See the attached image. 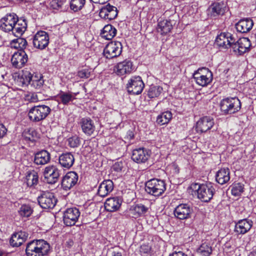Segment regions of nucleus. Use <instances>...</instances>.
Returning <instances> with one entry per match:
<instances>
[{
	"mask_svg": "<svg viewBox=\"0 0 256 256\" xmlns=\"http://www.w3.org/2000/svg\"><path fill=\"white\" fill-rule=\"evenodd\" d=\"M18 79L22 86L30 85L32 88L40 90L44 84V80L41 74H32L28 69H24L20 74Z\"/></svg>",
	"mask_w": 256,
	"mask_h": 256,
	"instance_id": "f257e3e1",
	"label": "nucleus"
},
{
	"mask_svg": "<svg viewBox=\"0 0 256 256\" xmlns=\"http://www.w3.org/2000/svg\"><path fill=\"white\" fill-rule=\"evenodd\" d=\"M50 250V244L44 240H34L26 244V256H46Z\"/></svg>",
	"mask_w": 256,
	"mask_h": 256,
	"instance_id": "f03ea898",
	"label": "nucleus"
},
{
	"mask_svg": "<svg viewBox=\"0 0 256 256\" xmlns=\"http://www.w3.org/2000/svg\"><path fill=\"white\" fill-rule=\"evenodd\" d=\"M191 188L197 191L198 198L204 202H208L215 193V188L212 183L206 184H193Z\"/></svg>",
	"mask_w": 256,
	"mask_h": 256,
	"instance_id": "7ed1b4c3",
	"label": "nucleus"
},
{
	"mask_svg": "<svg viewBox=\"0 0 256 256\" xmlns=\"http://www.w3.org/2000/svg\"><path fill=\"white\" fill-rule=\"evenodd\" d=\"M51 110V108L46 105L34 106L28 110V118L32 122H40L46 118Z\"/></svg>",
	"mask_w": 256,
	"mask_h": 256,
	"instance_id": "20e7f679",
	"label": "nucleus"
},
{
	"mask_svg": "<svg viewBox=\"0 0 256 256\" xmlns=\"http://www.w3.org/2000/svg\"><path fill=\"white\" fill-rule=\"evenodd\" d=\"M220 107L224 114H232L240 110L241 102L237 97L227 98L220 102Z\"/></svg>",
	"mask_w": 256,
	"mask_h": 256,
	"instance_id": "39448f33",
	"label": "nucleus"
},
{
	"mask_svg": "<svg viewBox=\"0 0 256 256\" xmlns=\"http://www.w3.org/2000/svg\"><path fill=\"white\" fill-rule=\"evenodd\" d=\"M166 184L161 180L154 178L148 181L146 183V192L154 196H161L166 190Z\"/></svg>",
	"mask_w": 256,
	"mask_h": 256,
	"instance_id": "423d86ee",
	"label": "nucleus"
},
{
	"mask_svg": "<svg viewBox=\"0 0 256 256\" xmlns=\"http://www.w3.org/2000/svg\"><path fill=\"white\" fill-rule=\"evenodd\" d=\"M150 208V202L148 200H144L135 203L131 206L128 210V213L130 216L137 218L145 216Z\"/></svg>",
	"mask_w": 256,
	"mask_h": 256,
	"instance_id": "0eeeda50",
	"label": "nucleus"
},
{
	"mask_svg": "<svg viewBox=\"0 0 256 256\" xmlns=\"http://www.w3.org/2000/svg\"><path fill=\"white\" fill-rule=\"evenodd\" d=\"M193 78L198 84L205 86L212 82V74L208 69L200 68L194 72Z\"/></svg>",
	"mask_w": 256,
	"mask_h": 256,
	"instance_id": "6e6552de",
	"label": "nucleus"
},
{
	"mask_svg": "<svg viewBox=\"0 0 256 256\" xmlns=\"http://www.w3.org/2000/svg\"><path fill=\"white\" fill-rule=\"evenodd\" d=\"M38 200L40 206L44 209L54 208L57 202L54 194L48 191L42 192L38 196Z\"/></svg>",
	"mask_w": 256,
	"mask_h": 256,
	"instance_id": "1a4fd4ad",
	"label": "nucleus"
},
{
	"mask_svg": "<svg viewBox=\"0 0 256 256\" xmlns=\"http://www.w3.org/2000/svg\"><path fill=\"white\" fill-rule=\"evenodd\" d=\"M122 52V44L120 42H111L106 44L103 51L106 58L111 59L119 56Z\"/></svg>",
	"mask_w": 256,
	"mask_h": 256,
	"instance_id": "9d476101",
	"label": "nucleus"
},
{
	"mask_svg": "<svg viewBox=\"0 0 256 256\" xmlns=\"http://www.w3.org/2000/svg\"><path fill=\"white\" fill-rule=\"evenodd\" d=\"M144 86V83L140 76H132L128 80L126 88L129 94H140Z\"/></svg>",
	"mask_w": 256,
	"mask_h": 256,
	"instance_id": "9b49d317",
	"label": "nucleus"
},
{
	"mask_svg": "<svg viewBox=\"0 0 256 256\" xmlns=\"http://www.w3.org/2000/svg\"><path fill=\"white\" fill-rule=\"evenodd\" d=\"M236 39V34L228 32H222L216 38L215 43L219 47L224 48H232Z\"/></svg>",
	"mask_w": 256,
	"mask_h": 256,
	"instance_id": "f8f14e48",
	"label": "nucleus"
},
{
	"mask_svg": "<svg viewBox=\"0 0 256 256\" xmlns=\"http://www.w3.org/2000/svg\"><path fill=\"white\" fill-rule=\"evenodd\" d=\"M250 46V42L248 38H242L238 40L236 36L232 48L235 54L242 55L248 50Z\"/></svg>",
	"mask_w": 256,
	"mask_h": 256,
	"instance_id": "ddd939ff",
	"label": "nucleus"
},
{
	"mask_svg": "<svg viewBox=\"0 0 256 256\" xmlns=\"http://www.w3.org/2000/svg\"><path fill=\"white\" fill-rule=\"evenodd\" d=\"M151 154L150 150L144 148H136L132 150V159L138 164H145L149 160Z\"/></svg>",
	"mask_w": 256,
	"mask_h": 256,
	"instance_id": "4468645a",
	"label": "nucleus"
},
{
	"mask_svg": "<svg viewBox=\"0 0 256 256\" xmlns=\"http://www.w3.org/2000/svg\"><path fill=\"white\" fill-rule=\"evenodd\" d=\"M80 216V212L76 208H67L63 214L64 223L68 226H74Z\"/></svg>",
	"mask_w": 256,
	"mask_h": 256,
	"instance_id": "2eb2a0df",
	"label": "nucleus"
},
{
	"mask_svg": "<svg viewBox=\"0 0 256 256\" xmlns=\"http://www.w3.org/2000/svg\"><path fill=\"white\" fill-rule=\"evenodd\" d=\"M49 36L44 31H38L33 38L34 46L40 50L45 49L49 44Z\"/></svg>",
	"mask_w": 256,
	"mask_h": 256,
	"instance_id": "dca6fc26",
	"label": "nucleus"
},
{
	"mask_svg": "<svg viewBox=\"0 0 256 256\" xmlns=\"http://www.w3.org/2000/svg\"><path fill=\"white\" fill-rule=\"evenodd\" d=\"M60 170L56 166L52 165L45 168L44 176L46 182L50 184H54L58 180Z\"/></svg>",
	"mask_w": 256,
	"mask_h": 256,
	"instance_id": "f3484780",
	"label": "nucleus"
},
{
	"mask_svg": "<svg viewBox=\"0 0 256 256\" xmlns=\"http://www.w3.org/2000/svg\"><path fill=\"white\" fill-rule=\"evenodd\" d=\"M18 16L14 13L8 14L0 20V28L5 32H10L18 22Z\"/></svg>",
	"mask_w": 256,
	"mask_h": 256,
	"instance_id": "a211bd4d",
	"label": "nucleus"
},
{
	"mask_svg": "<svg viewBox=\"0 0 256 256\" xmlns=\"http://www.w3.org/2000/svg\"><path fill=\"white\" fill-rule=\"evenodd\" d=\"M192 212V208L190 205L182 204L175 208L174 214L176 218L183 220L190 218Z\"/></svg>",
	"mask_w": 256,
	"mask_h": 256,
	"instance_id": "6ab92c4d",
	"label": "nucleus"
},
{
	"mask_svg": "<svg viewBox=\"0 0 256 256\" xmlns=\"http://www.w3.org/2000/svg\"><path fill=\"white\" fill-rule=\"evenodd\" d=\"M228 10L227 2L226 0H219L212 3L208 10L212 16L224 15Z\"/></svg>",
	"mask_w": 256,
	"mask_h": 256,
	"instance_id": "aec40b11",
	"label": "nucleus"
},
{
	"mask_svg": "<svg viewBox=\"0 0 256 256\" xmlns=\"http://www.w3.org/2000/svg\"><path fill=\"white\" fill-rule=\"evenodd\" d=\"M118 14L117 8L108 4L102 8L99 14L102 18L105 20H112L116 18Z\"/></svg>",
	"mask_w": 256,
	"mask_h": 256,
	"instance_id": "412c9836",
	"label": "nucleus"
},
{
	"mask_svg": "<svg viewBox=\"0 0 256 256\" xmlns=\"http://www.w3.org/2000/svg\"><path fill=\"white\" fill-rule=\"evenodd\" d=\"M78 180V174L75 172H70L63 178L62 186L66 190H70L77 183Z\"/></svg>",
	"mask_w": 256,
	"mask_h": 256,
	"instance_id": "4be33fe9",
	"label": "nucleus"
},
{
	"mask_svg": "<svg viewBox=\"0 0 256 256\" xmlns=\"http://www.w3.org/2000/svg\"><path fill=\"white\" fill-rule=\"evenodd\" d=\"M132 63L128 60L120 62L114 67V71L118 76L129 74L132 72Z\"/></svg>",
	"mask_w": 256,
	"mask_h": 256,
	"instance_id": "5701e85b",
	"label": "nucleus"
},
{
	"mask_svg": "<svg viewBox=\"0 0 256 256\" xmlns=\"http://www.w3.org/2000/svg\"><path fill=\"white\" fill-rule=\"evenodd\" d=\"M82 130L84 133L88 136L94 134L96 126L93 120L88 117L82 118L80 122Z\"/></svg>",
	"mask_w": 256,
	"mask_h": 256,
	"instance_id": "b1692460",
	"label": "nucleus"
},
{
	"mask_svg": "<svg viewBox=\"0 0 256 256\" xmlns=\"http://www.w3.org/2000/svg\"><path fill=\"white\" fill-rule=\"evenodd\" d=\"M214 124V120L210 116H204L197 122L196 129L197 132H205L210 130Z\"/></svg>",
	"mask_w": 256,
	"mask_h": 256,
	"instance_id": "393cba45",
	"label": "nucleus"
},
{
	"mask_svg": "<svg viewBox=\"0 0 256 256\" xmlns=\"http://www.w3.org/2000/svg\"><path fill=\"white\" fill-rule=\"evenodd\" d=\"M11 60L14 66L20 68L27 62L28 56L24 50H20L14 54Z\"/></svg>",
	"mask_w": 256,
	"mask_h": 256,
	"instance_id": "a878e982",
	"label": "nucleus"
},
{
	"mask_svg": "<svg viewBox=\"0 0 256 256\" xmlns=\"http://www.w3.org/2000/svg\"><path fill=\"white\" fill-rule=\"evenodd\" d=\"M50 160V154L47 150H42L34 154L33 161L35 164L43 166L48 163Z\"/></svg>",
	"mask_w": 256,
	"mask_h": 256,
	"instance_id": "bb28decb",
	"label": "nucleus"
},
{
	"mask_svg": "<svg viewBox=\"0 0 256 256\" xmlns=\"http://www.w3.org/2000/svg\"><path fill=\"white\" fill-rule=\"evenodd\" d=\"M253 26V20L250 18H246L240 20L235 24V28L240 32L246 33L251 30Z\"/></svg>",
	"mask_w": 256,
	"mask_h": 256,
	"instance_id": "cd10ccee",
	"label": "nucleus"
},
{
	"mask_svg": "<svg viewBox=\"0 0 256 256\" xmlns=\"http://www.w3.org/2000/svg\"><path fill=\"white\" fill-rule=\"evenodd\" d=\"M122 202L121 198L118 197L110 198L106 200L104 203V208L108 212H116L120 208Z\"/></svg>",
	"mask_w": 256,
	"mask_h": 256,
	"instance_id": "c85d7f7f",
	"label": "nucleus"
},
{
	"mask_svg": "<svg viewBox=\"0 0 256 256\" xmlns=\"http://www.w3.org/2000/svg\"><path fill=\"white\" fill-rule=\"evenodd\" d=\"M114 189V184L112 180H104L99 186L98 194L101 197H105Z\"/></svg>",
	"mask_w": 256,
	"mask_h": 256,
	"instance_id": "c756f323",
	"label": "nucleus"
},
{
	"mask_svg": "<svg viewBox=\"0 0 256 256\" xmlns=\"http://www.w3.org/2000/svg\"><path fill=\"white\" fill-rule=\"evenodd\" d=\"M252 224V221L246 219L240 220L236 224L234 231L238 234H244L250 230Z\"/></svg>",
	"mask_w": 256,
	"mask_h": 256,
	"instance_id": "7c9ffc66",
	"label": "nucleus"
},
{
	"mask_svg": "<svg viewBox=\"0 0 256 256\" xmlns=\"http://www.w3.org/2000/svg\"><path fill=\"white\" fill-rule=\"evenodd\" d=\"M28 236L26 232L22 231L14 234L10 240V244L14 247H18L26 240Z\"/></svg>",
	"mask_w": 256,
	"mask_h": 256,
	"instance_id": "2f4dec72",
	"label": "nucleus"
},
{
	"mask_svg": "<svg viewBox=\"0 0 256 256\" xmlns=\"http://www.w3.org/2000/svg\"><path fill=\"white\" fill-rule=\"evenodd\" d=\"M59 163L63 168H70L74 162V158L71 152H65L60 156Z\"/></svg>",
	"mask_w": 256,
	"mask_h": 256,
	"instance_id": "473e14b6",
	"label": "nucleus"
},
{
	"mask_svg": "<svg viewBox=\"0 0 256 256\" xmlns=\"http://www.w3.org/2000/svg\"><path fill=\"white\" fill-rule=\"evenodd\" d=\"M230 170L228 168H224L220 170L216 173V179L220 184H224L230 180Z\"/></svg>",
	"mask_w": 256,
	"mask_h": 256,
	"instance_id": "72a5a7b5",
	"label": "nucleus"
},
{
	"mask_svg": "<svg viewBox=\"0 0 256 256\" xmlns=\"http://www.w3.org/2000/svg\"><path fill=\"white\" fill-rule=\"evenodd\" d=\"M116 28L111 24H107L104 26L101 32L102 36L106 40H112L116 34Z\"/></svg>",
	"mask_w": 256,
	"mask_h": 256,
	"instance_id": "f704fd0d",
	"label": "nucleus"
},
{
	"mask_svg": "<svg viewBox=\"0 0 256 256\" xmlns=\"http://www.w3.org/2000/svg\"><path fill=\"white\" fill-rule=\"evenodd\" d=\"M172 28V24L170 20H164L158 23V29L162 34H166L170 32Z\"/></svg>",
	"mask_w": 256,
	"mask_h": 256,
	"instance_id": "c9c22d12",
	"label": "nucleus"
},
{
	"mask_svg": "<svg viewBox=\"0 0 256 256\" xmlns=\"http://www.w3.org/2000/svg\"><path fill=\"white\" fill-rule=\"evenodd\" d=\"M172 118V114L170 111H166L161 113L156 118V122L160 126L167 124Z\"/></svg>",
	"mask_w": 256,
	"mask_h": 256,
	"instance_id": "e433bc0d",
	"label": "nucleus"
},
{
	"mask_svg": "<svg viewBox=\"0 0 256 256\" xmlns=\"http://www.w3.org/2000/svg\"><path fill=\"white\" fill-rule=\"evenodd\" d=\"M38 181V173L34 170L28 172L26 176V182L28 186L36 185Z\"/></svg>",
	"mask_w": 256,
	"mask_h": 256,
	"instance_id": "4c0bfd02",
	"label": "nucleus"
},
{
	"mask_svg": "<svg viewBox=\"0 0 256 256\" xmlns=\"http://www.w3.org/2000/svg\"><path fill=\"white\" fill-rule=\"evenodd\" d=\"M212 251V248L210 244L204 242L198 248L197 253L200 256H210Z\"/></svg>",
	"mask_w": 256,
	"mask_h": 256,
	"instance_id": "58836bf2",
	"label": "nucleus"
},
{
	"mask_svg": "<svg viewBox=\"0 0 256 256\" xmlns=\"http://www.w3.org/2000/svg\"><path fill=\"white\" fill-rule=\"evenodd\" d=\"M75 96L73 95L72 92H60L58 94V97L62 103L64 105H68L70 102H72L75 99Z\"/></svg>",
	"mask_w": 256,
	"mask_h": 256,
	"instance_id": "ea45409f",
	"label": "nucleus"
},
{
	"mask_svg": "<svg viewBox=\"0 0 256 256\" xmlns=\"http://www.w3.org/2000/svg\"><path fill=\"white\" fill-rule=\"evenodd\" d=\"M27 44L28 43L26 39L22 38L14 39L11 42L12 47L16 49H20V50H24L27 46Z\"/></svg>",
	"mask_w": 256,
	"mask_h": 256,
	"instance_id": "a19ab883",
	"label": "nucleus"
},
{
	"mask_svg": "<svg viewBox=\"0 0 256 256\" xmlns=\"http://www.w3.org/2000/svg\"><path fill=\"white\" fill-rule=\"evenodd\" d=\"M163 88L158 86L152 85L148 92V96L150 98H154L158 96L162 93Z\"/></svg>",
	"mask_w": 256,
	"mask_h": 256,
	"instance_id": "79ce46f5",
	"label": "nucleus"
},
{
	"mask_svg": "<svg viewBox=\"0 0 256 256\" xmlns=\"http://www.w3.org/2000/svg\"><path fill=\"white\" fill-rule=\"evenodd\" d=\"M86 0H70V8L74 12L80 10L84 7Z\"/></svg>",
	"mask_w": 256,
	"mask_h": 256,
	"instance_id": "37998d69",
	"label": "nucleus"
},
{
	"mask_svg": "<svg viewBox=\"0 0 256 256\" xmlns=\"http://www.w3.org/2000/svg\"><path fill=\"white\" fill-rule=\"evenodd\" d=\"M244 190V185L241 183L234 184L231 186V192L232 195L238 196L243 192Z\"/></svg>",
	"mask_w": 256,
	"mask_h": 256,
	"instance_id": "c03bdc74",
	"label": "nucleus"
},
{
	"mask_svg": "<svg viewBox=\"0 0 256 256\" xmlns=\"http://www.w3.org/2000/svg\"><path fill=\"white\" fill-rule=\"evenodd\" d=\"M32 212V210L28 204H22L18 210L19 214L24 217L30 216Z\"/></svg>",
	"mask_w": 256,
	"mask_h": 256,
	"instance_id": "a18cd8bd",
	"label": "nucleus"
},
{
	"mask_svg": "<svg viewBox=\"0 0 256 256\" xmlns=\"http://www.w3.org/2000/svg\"><path fill=\"white\" fill-rule=\"evenodd\" d=\"M21 27L19 28L16 24L14 26V28L11 30L12 34L16 37L21 36L26 30V26L22 24L20 26Z\"/></svg>",
	"mask_w": 256,
	"mask_h": 256,
	"instance_id": "49530a36",
	"label": "nucleus"
},
{
	"mask_svg": "<svg viewBox=\"0 0 256 256\" xmlns=\"http://www.w3.org/2000/svg\"><path fill=\"white\" fill-rule=\"evenodd\" d=\"M68 146L72 148L78 147L80 145V138L76 136H72L68 139Z\"/></svg>",
	"mask_w": 256,
	"mask_h": 256,
	"instance_id": "de8ad7c7",
	"label": "nucleus"
},
{
	"mask_svg": "<svg viewBox=\"0 0 256 256\" xmlns=\"http://www.w3.org/2000/svg\"><path fill=\"white\" fill-rule=\"evenodd\" d=\"M64 4L63 0H52L50 2V6L52 9L59 10L62 8Z\"/></svg>",
	"mask_w": 256,
	"mask_h": 256,
	"instance_id": "09e8293b",
	"label": "nucleus"
},
{
	"mask_svg": "<svg viewBox=\"0 0 256 256\" xmlns=\"http://www.w3.org/2000/svg\"><path fill=\"white\" fill-rule=\"evenodd\" d=\"M151 252V246L148 244H143L140 248V252L142 256H145V254H150Z\"/></svg>",
	"mask_w": 256,
	"mask_h": 256,
	"instance_id": "8fccbe9b",
	"label": "nucleus"
},
{
	"mask_svg": "<svg viewBox=\"0 0 256 256\" xmlns=\"http://www.w3.org/2000/svg\"><path fill=\"white\" fill-rule=\"evenodd\" d=\"M78 76L82 78H86L90 76V72L88 69H83L78 72Z\"/></svg>",
	"mask_w": 256,
	"mask_h": 256,
	"instance_id": "3c124183",
	"label": "nucleus"
},
{
	"mask_svg": "<svg viewBox=\"0 0 256 256\" xmlns=\"http://www.w3.org/2000/svg\"><path fill=\"white\" fill-rule=\"evenodd\" d=\"M124 164L122 161L117 162L114 164L112 166L113 170L117 172H119L122 170L124 168Z\"/></svg>",
	"mask_w": 256,
	"mask_h": 256,
	"instance_id": "603ef678",
	"label": "nucleus"
},
{
	"mask_svg": "<svg viewBox=\"0 0 256 256\" xmlns=\"http://www.w3.org/2000/svg\"><path fill=\"white\" fill-rule=\"evenodd\" d=\"M36 132L35 130H28V133L26 134V136H25L26 138L28 140H29L33 141L34 140V136L35 135H36Z\"/></svg>",
	"mask_w": 256,
	"mask_h": 256,
	"instance_id": "864d4df0",
	"label": "nucleus"
},
{
	"mask_svg": "<svg viewBox=\"0 0 256 256\" xmlns=\"http://www.w3.org/2000/svg\"><path fill=\"white\" fill-rule=\"evenodd\" d=\"M28 100L30 102H34L38 100L37 94L36 93H30L27 96Z\"/></svg>",
	"mask_w": 256,
	"mask_h": 256,
	"instance_id": "5fc2aeb1",
	"label": "nucleus"
},
{
	"mask_svg": "<svg viewBox=\"0 0 256 256\" xmlns=\"http://www.w3.org/2000/svg\"><path fill=\"white\" fill-rule=\"evenodd\" d=\"M7 129L2 124H0V139L2 138L6 134Z\"/></svg>",
	"mask_w": 256,
	"mask_h": 256,
	"instance_id": "6e6d98bb",
	"label": "nucleus"
},
{
	"mask_svg": "<svg viewBox=\"0 0 256 256\" xmlns=\"http://www.w3.org/2000/svg\"><path fill=\"white\" fill-rule=\"evenodd\" d=\"M22 24L26 25V28H27V23H26V20L24 19H22V18L18 19V22H16V24L17 25V26H18L19 28H20L21 27L20 26L22 25Z\"/></svg>",
	"mask_w": 256,
	"mask_h": 256,
	"instance_id": "4d7b16f0",
	"label": "nucleus"
},
{
	"mask_svg": "<svg viewBox=\"0 0 256 256\" xmlns=\"http://www.w3.org/2000/svg\"><path fill=\"white\" fill-rule=\"evenodd\" d=\"M134 138V134L132 131V130H128L126 134L125 138H126L128 140H131L133 139Z\"/></svg>",
	"mask_w": 256,
	"mask_h": 256,
	"instance_id": "13d9d810",
	"label": "nucleus"
},
{
	"mask_svg": "<svg viewBox=\"0 0 256 256\" xmlns=\"http://www.w3.org/2000/svg\"><path fill=\"white\" fill-rule=\"evenodd\" d=\"M169 256H187V255L182 252H174L172 254H170Z\"/></svg>",
	"mask_w": 256,
	"mask_h": 256,
	"instance_id": "bf43d9fd",
	"label": "nucleus"
},
{
	"mask_svg": "<svg viewBox=\"0 0 256 256\" xmlns=\"http://www.w3.org/2000/svg\"><path fill=\"white\" fill-rule=\"evenodd\" d=\"M8 254L2 250H0V256H8Z\"/></svg>",
	"mask_w": 256,
	"mask_h": 256,
	"instance_id": "052dcab7",
	"label": "nucleus"
},
{
	"mask_svg": "<svg viewBox=\"0 0 256 256\" xmlns=\"http://www.w3.org/2000/svg\"><path fill=\"white\" fill-rule=\"evenodd\" d=\"M112 256H122L121 252H112Z\"/></svg>",
	"mask_w": 256,
	"mask_h": 256,
	"instance_id": "680f3d73",
	"label": "nucleus"
}]
</instances>
